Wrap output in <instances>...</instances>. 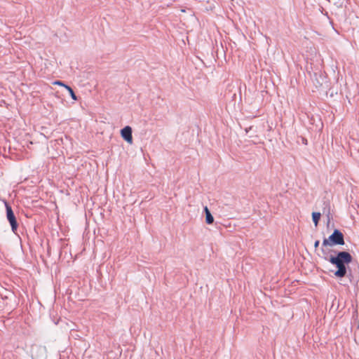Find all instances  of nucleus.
<instances>
[{"mask_svg":"<svg viewBox=\"0 0 359 359\" xmlns=\"http://www.w3.org/2000/svg\"><path fill=\"white\" fill-rule=\"evenodd\" d=\"M32 359H46L47 351L45 346L34 345L32 347Z\"/></svg>","mask_w":359,"mask_h":359,"instance_id":"nucleus-3","label":"nucleus"},{"mask_svg":"<svg viewBox=\"0 0 359 359\" xmlns=\"http://www.w3.org/2000/svg\"><path fill=\"white\" fill-rule=\"evenodd\" d=\"M344 236L339 230H334L332 235L328 238H325L323 242V245H344Z\"/></svg>","mask_w":359,"mask_h":359,"instance_id":"nucleus-2","label":"nucleus"},{"mask_svg":"<svg viewBox=\"0 0 359 359\" xmlns=\"http://www.w3.org/2000/svg\"><path fill=\"white\" fill-rule=\"evenodd\" d=\"M53 83L54 85H57V86H63L65 88V86H67L66 84H65L64 83H62V81H54Z\"/></svg>","mask_w":359,"mask_h":359,"instance_id":"nucleus-9","label":"nucleus"},{"mask_svg":"<svg viewBox=\"0 0 359 359\" xmlns=\"http://www.w3.org/2000/svg\"><path fill=\"white\" fill-rule=\"evenodd\" d=\"M319 244H320V241H316L315 242V243H314L315 248H317L319 246Z\"/></svg>","mask_w":359,"mask_h":359,"instance_id":"nucleus-10","label":"nucleus"},{"mask_svg":"<svg viewBox=\"0 0 359 359\" xmlns=\"http://www.w3.org/2000/svg\"><path fill=\"white\" fill-rule=\"evenodd\" d=\"M121 137L129 144L133 143L132 128L126 126L121 130Z\"/></svg>","mask_w":359,"mask_h":359,"instance_id":"nucleus-5","label":"nucleus"},{"mask_svg":"<svg viewBox=\"0 0 359 359\" xmlns=\"http://www.w3.org/2000/svg\"><path fill=\"white\" fill-rule=\"evenodd\" d=\"M204 211L205 212V222L207 224H210L212 223H213L214 222V217H212V215H211L209 209L208 208L207 206H205L204 208Z\"/></svg>","mask_w":359,"mask_h":359,"instance_id":"nucleus-6","label":"nucleus"},{"mask_svg":"<svg viewBox=\"0 0 359 359\" xmlns=\"http://www.w3.org/2000/svg\"><path fill=\"white\" fill-rule=\"evenodd\" d=\"M320 212H313L312 213V219H313V222L315 224L316 226H318V222H319V219L320 218Z\"/></svg>","mask_w":359,"mask_h":359,"instance_id":"nucleus-7","label":"nucleus"},{"mask_svg":"<svg viewBox=\"0 0 359 359\" xmlns=\"http://www.w3.org/2000/svg\"><path fill=\"white\" fill-rule=\"evenodd\" d=\"M65 88L68 90V92L70 94V96L72 97V98L74 100H77V97L76 96L75 93H74L73 90L72 89L71 87H69V86H65Z\"/></svg>","mask_w":359,"mask_h":359,"instance_id":"nucleus-8","label":"nucleus"},{"mask_svg":"<svg viewBox=\"0 0 359 359\" xmlns=\"http://www.w3.org/2000/svg\"><path fill=\"white\" fill-rule=\"evenodd\" d=\"M6 215H7V219L9 221L12 230L14 231L18 226L17 222L15 217V215L13 214V212L11 209V208L8 205H6Z\"/></svg>","mask_w":359,"mask_h":359,"instance_id":"nucleus-4","label":"nucleus"},{"mask_svg":"<svg viewBox=\"0 0 359 359\" xmlns=\"http://www.w3.org/2000/svg\"><path fill=\"white\" fill-rule=\"evenodd\" d=\"M330 262L337 267V271L334 272L335 276L342 278L346 274V264H348L352 261V257L347 252H339L336 256H332Z\"/></svg>","mask_w":359,"mask_h":359,"instance_id":"nucleus-1","label":"nucleus"}]
</instances>
